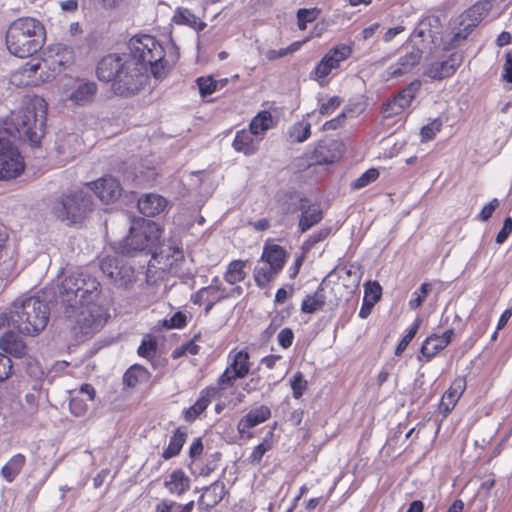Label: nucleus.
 <instances>
[{
  "label": "nucleus",
  "mask_w": 512,
  "mask_h": 512,
  "mask_svg": "<svg viewBox=\"0 0 512 512\" xmlns=\"http://www.w3.org/2000/svg\"><path fill=\"white\" fill-rule=\"evenodd\" d=\"M420 79L416 78L405 85L396 95H394L385 104L383 113L384 117L390 118L401 114L409 107L421 88Z\"/></svg>",
  "instance_id": "ddd939ff"
},
{
  "label": "nucleus",
  "mask_w": 512,
  "mask_h": 512,
  "mask_svg": "<svg viewBox=\"0 0 512 512\" xmlns=\"http://www.w3.org/2000/svg\"><path fill=\"white\" fill-rule=\"evenodd\" d=\"M123 192L120 181L111 175L98 177V201L109 204L116 202Z\"/></svg>",
  "instance_id": "5701e85b"
},
{
  "label": "nucleus",
  "mask_w": 512,
  "mask_h": 512,
  "mask_svg": "<svg viewBox=\"0 0 512 512\" xmlns=\"http://www.w3.org/2000/svg\"><path fill=\"white\" fill-rule=\"evenodd\" d=\"M289 386L292 391V397L300 400L308 390V381L301 371H296L289 379Z\"/></svg>",
  "instance_id": "8fccbe9b"
},
{
  "label": "nucleus",
  "mask_w": 512,
  "mask_h": 512,
  "mask_svg": "<svg viewBox=\"0 0 512 512\" xmlns=\"http://www.w3.org/2000/svg\"><path fill=\"white\" fill-rule=\"evenodd\" d=\"M17 253L15 247L8 242L5 227H0V280L10 281L18 275Z\"/></svg>",
  "instance_id": "4468645a"
},
{
  "label": "nucleus",
  "mask_w": 512,
  "mask_h": 512,
  "mask_svg": "<svg viewBox=\"0 0 512 512\" xmlns=\"http://www.w3.org/2000/svg\"><path fill=\"white\" fill-rule=\"evenodd\" d=\"M0 349L1 354L10 361L11 357L21 359L28 354V346L24 339L11 330L3 332L0 336Z\"/></svg>",
  "instance_id": "412c9836"
},
{
  "label": "nucleus",
  "mask_w": 512,
  "mask_h": 512,
  "mask_svg": "<svg viewBox=\"0 0 512 512\" xmlns=\"http://www.w3.org/2000/svg\"><path fill=\"white\" fill-rule=\"evenodd\" d=\"M24 170V161L18 149L5 138H0V180L17 177Z\"/></svg>",
  "instance_id": "1a4fd4ad"
},
{
  "label": "nucleus",
  "mask_w": 512,
  "mask_h": 512,
  "mask_svg": "<svg viewBox=\"0 0 512 512\" xmlns=\"http://www.w3.org/2000/svg\"><path fill=\"white\" fill-rule=\"evenodd\" d=\"M326 149H328V141L326 139H320L315 143L312 154L316 163L330 164L334 161L333 156L324 154Z\"/></svg>",
  "instance_id": "052dcab7"
},
{
  "label": "nucleus",
  "mask_w": 512,
  "mask_h": 512,
  "mask_svg": "<svg viewBox=\"0 0 512 512\" xmlns=\"http://www.w3.org/2000/svg\"><path fill=\"white\" fill-rule=\"evenodd\" d=\"M331 226H324L318 229L317 231L310 234L301 244V251L304 253H309L316 244L324 241L327 237L332 234Z\"/></svg>",
  "instance_id": "de8ad7c7"
},
{
  "label": "nucleus",
  "mask_w": 512,
  "mask_h": 512,
  "mask_svg": "<svg viewBox=\"0 0 512 512\" xmlns=\"http://www.w3.org/2000/svg\"><path fill=\"white\" fill-rule=\"evenodd\" d=\"M129 199L136 202L137 210L144 217H156L167 211L170 201L156 192H147L139 194L136 191H130Z\"/></svg>",
  "instance_id": "f8f14e48"
},
{
  "label": "nucleus",
  "mask_w": 512,
  "mask_h": 512,
  "mask_svg": "<svg viewBox=\"0 0 512 512\" xmlns=\"http://www.w3.org/2000/svg\"><path fill=\"white\" fill-rule=\"evenodd\" d=\"M26 458L23 454L14 455L1 469V475L7 482H12L21 472Z\"/></svg>",
  "instance_id": "4c0bfd02"
},
{
  "label": "nucleus",
  "mask_w": 512,
  "mask_h": 512,
  "mask_svg": "<svg viewBox=\"0 0 512 512\" xmlns=\"http://www.w3.org/2000/svg\"><path fill=\"white\" fill-rule=\"evenodd\" d=\"M276 125L274 118L269 110L263 109L256 113V115L250 120L248 129L255 136L262 137L267 130L273 128Z\"/></svg>",
  "instance_id": "7c9ffc66"
},
{
  "label": "nucleus",
  "mask_w": 512,
  "mask_h": 512,
  "mask_svg": "<svg viewBox=\"0 0 512 512\" xmlns=\"http://www.w3.org/2000/svg\"><path fill=\"white\" fill-rule=\"evenodd\" d=\"M228 83V78L215 79L211 74L198 76L195 79V84L198 88L200 98L203 101H206L208 96L226 87Z\"/></svg>",
  "instance_id": "c85d7f7f"
},
{
  "label": "nucleus",
  "mask_w": 512,
  "mask_h": 512,
  "mask_svg": "<svg viewBox=\"0 0 512 512\" xmlns=\"http://www.w3.org/2000/svg\"><path fill=\"white\" fill-rule=\"evenodd\" d=\"M247 260L234 259L230 261L223 274V279L230 285H235L239 282L244 281L247 276L245 268L247 266Z\"/></svg>",
  "instance_id": "f704fd0d"
},
{
  "label": "nucleus",
  "mask_w": 512,
  "mask_h": 512,
  "mask_svg": "<svg viewBox=\"0 0 512 512\" xmlns=\"http://www.w3.org/2000/svg\"><path fill=\"white\" fill-rule=\"evenodd\" d=\"M45 120L46 102L35 96L26 99L23 106L12 113L5 129L12 137L36 145L44 135Z\"/></svg>",
  "instance_id": "f03ea898"
},
{
  "label": "nucleus",
  "mask_w": 512,
  "mask_h": 512,
  "mask_svg": "<svg viewBox=\"0 0 512 512\" xmlns=\"http://www.w3.org/2000/svg\"><path fill=\"white\" fill-rule=\"evenodd\" d=\"M337 68H339L338 65H336L331 57L325 53L310 71L309 78L318 82L321 87H324L327 84V80H325V78L333 69Z\"/></svg>",
  "instance_id": "473e14b6"
},
{
  "label": "nucleus",
  "mask_w": 512,
  "mask_h": 512,
  "mask_svg": "<svg viewBox=\"0 0 512 512\" xmlns=\"http://www.w3.org/2000/svg\"><path fill=\"white\" fill-rule=\"evenodd\" d=\"M217 488H220L219 497L215 498L211 502V504L206 505L205 506V511H210L215 506H217L225 498V496L228 494V490L226 489L225 484L222 482V480H220V478H218L217 480L212 482L210 485L202 487V490H203L204 493H207L210 490H212V494H215V491H216Z\"/></svg>",
  "instance_id": "4d7b16f0"
},
{
  "label": "nucleus",
  "mask_w": 512,
  "mask_h": 512,
  "mask_svg": "<svg viewBox=\"0 0 512 512\" xmlns=\"http://www.w3.org/2000/svg\"><path fill=\"white\" fill-rule=\"evenodd\" d=\"M227 367L232 370L242 368L245 370V375H248L251 370L250 355L246 347L241 348L239 351L232 349L228 354Z\"/></svg>",
  "instance_id": "e433bc0d"
},
{
  "label": "nucleus",
  "mask_w": 512,
  "mask_h": 512,
  "mask_svg": "<svg viewBox=\"0 0 512 512\" xmlns=\"http://www.w3.org/2000/svg\"><path fill=\"white\" fill-rule=\"evenodd\" d=\"M93 196L81 189L63 195V197L54 203L52 213L54 216L68 223L81 222L92 210Z\"/></svg>",
  "instance_id": "423d86ee"
},
{
  "label": "nucleus",
  "mask_w": 512,
  "mask_h": 512,
  "mask_svg": "<svg viewBox=\"0 0 512 512\" xmlns=\"http://www.w3.org/2000/svg\"><path fill=\"white\" fill-rule=\"evenodd\" d=\"M12 327L24 335L34 336L45 329L49 320V307L39 297L16 299L9 312Z\"/></svg>",
  "instance_id": "39448f33"
},
{
  "label": "nucleus",
  "mask_w": 512,
  "mask_h": 512,
  "mask_svg": "<svg viewBox=\"0 0 512 512\" xmlns=\"http://www.w3.org/2000/svg\"><path fill=\"white\" fill-rule=\"evenodd\" d=\"M60 301L66 305L65 313L71 316L78 312L91 317L96 311V278H86L84 274L66 277L58 289Z\"/></svg>",
  "instance_id": "20e7f679"
},
{
  "label": "nucleus",
  "mask_w": 512,
  "mask_h": 512,
  "mask_svg": "<svg viewBox=\"0 0 512 512\" xmlns=\"http://www.w3.org/2000/svg\"><path fill=\"white\" fill-rule=\"evenodd\" d=\"M432 290H433V282L432 281L422 282L419 285V287L416 288L412 292L411 298L408 301L409 308L412 310H416V309L420 308Z\"/></svg>",
  "instance_id": "c03bdc74"
},
{
  "label": "nucleus",
  "mask_w": 512,
  "mask_h": 512,
  "mask_svg": "<svg viewBox=\"0 0 512 512\" xmlns=\"http://www.w3.org/2000/svg\"><path fill=\"white\" fill-rule=\"evenodd\" d=\"M291 143H303L311 136V124L305 119L294 123L287 132Z\"/></svg>",
  "instance_id": "ea45409f"
},
{
  "label": "nucleus",
  "mask_w": 512,
  "mask_h": 512,
  "mask_svg": "<svg viewBox=\"0 0 512 512\" xmlns=\"http://www.w3.org/2000/svg\"><path fill=\"white\" fill-rule=\"evenodd\" d=\"M126 256L115 254L114 257L98 259V270H101L115 287L127 290L137 281L135 268L125 260Z\"/></svg>",
  "instance_id": "0eeeda50"
},
{
  "label": "nucleus",
  "mask_w": 512,
  "mask_h": 512,
  "mask_svg": "<svg viewBox=\"0 0 512 512\" xmlns=\"http://www.w3.org/2000/svg\"><path fill=\"white\" fill-rule=\"evenodd\" d=\"M132 222H138V228L145 232L150 237L156 238V242L161 244V237L164 231L163 226L155 220L147 218H136Z\"/></svg>",
  "instance_id": "49530a36"
},
{
  "label": "nucleus",
  "mask_w": 512,
  "mask_h": 512,
  "mask_svg": "<svg viewBox=\"0 0 512 512\" xmlns=\"http://www.w3.org/2000/svg\"><path fill=\"white\" fill-rule=\"evenodd\" d=\"M442 125L443 121L441 120L440 117L433 118L428 123L424 124L420 128L419 132L421 142L425 143L433 140L436 137L437 133L440 132Z\"/></svg>",
  "instance_id": "603ef678"
},
{
  "label": "nucleus",
  "mask_w": 512,
  "mask_h": 512,
  "mask_svg": "<svg viewBox=\"0 0 512 512\" xmlns=\"http://www.w3.org/2000/svg\"><path fill=\"white\" fill-rule=\"evenodd\" d=\"M294 338L295 334L291 327H284L277 334V342L282 349L290 348Z\"/></svg>",
  "instance_id": "774afa93"
},
{
  "label": "nucleus",
  "mask_w": 512,
  "mask_h": 512,
  "mask_svg": "<svg viewBox=\"0 0 512 512\" xmlns=\"http://www.w3.org/2000/svg\"><path fill=\"white\" fill-rule=\"evenodd\" d=\"M261 140L262 137L255 136L250 129H240L234 135L232 147L238 153L252 156L259 150Z\"/></svg>",
  "instance_id": "393cba45"
},
{
  "label": "nucleus",
  "mask_w": 512,
  "mask_h": 512,
  "mask_svg": "<svg viewBox=\"0 0 512 512\" xmlns=\"http://www.w3.org/2000/svg\"><path fill=\"white\" fill-rule=\"evenodd\" d=\"M137 225L138 222H132L128 235L111 244L115 254L133 256L136 252L154 254L157 251L160 245L156 242V238L147 235Z\"/></svg>",
  "instance_id": "6e6552de"
},
{
  "label": "nucleus",
  "mask_w": 512,
  "mask_h": 512,
  "mask_svg": "<svg viewBox=\"0 0 512 512\" xmlns=\"http://www.w3.org/2000/svg\"><path fill=\"white\" fill-rule=\"evenodd\" d=\"M380 176L377 167H370L350 183L351 190H360L375 182Z\"/></svg>",
  "instance_id": "09e8293b"
},
{
  "label": "nucleus",
  "mask_w": 512,
  "mask_h": 512,
  "mask_svg": "<svg viewBox=\"0 0 512 512\" xmlns=\"http://www.w3.org/2000/svg\"><path fill=\"white\" fill-rule=\"evenodd\" d=\"M96 92V86L94 83L79 82L75 91L70 95V99L77 104H85L93 100Z\"/></svg>",
  "instance_id": "a19ab883"
},
{
  "label": "nucleus",
  "mask_w": 512,
  "mask_h": 512,
  "mask_svg": "<svg viewBox=\"0 0 512 512\" xmlns=\"http://www.w3.org/2000/svg\"><path fill=\"white\" fill-rule=\"evenodd\" d=\"M46 31L43 24L32 17L14 20L6 32L8 51L19 58H26L38 52L44 45Z\"/></svg>",
  "instance_id": "7ed1b4c3"
},
{
  "label": "nucleus",
  "mask_w": 512,
  "mask_h": 512,
  "mask_svg": "<svg viewBox=\"0 0 512 512\" xmlns=\"http://www.w3.org/2000/svg\"><path fill=\"white\" fill-rule=\"evenodd\" d=\"M423 57V50L416 44L412 45V50L401 56L395 64L387 68L389 79L398 78L412 71L420 64Z\"/></svg>",
  "instance_id": "6ab92c4d"
},
{
  "label": "nucleus",
  "mask_w": 512,
  "mask_h": 512,
  "mask_svg": "<svg viewBox=\"0 0 512 512\" xmlns=\"http://www.w3.org/2000/svg\"><path fill=\"white\" fill-rule=\"evenodd\" d=\"M272 449V442L268 440H262L252 450L248 461L251 464H259L262 461L263 456L266 452Z\"/></svg>",
  "instance_id": "680f3d73"
},
{
  "label": "nucleus",
  "mask_w": 512,
  "mask_h": 512,
  "mask_svg": "<svg viewBox=\"0 0 512 512\" xmlns=\"http://www.w3.org/2000/svg\"><path fill=\"white\" fill-rule=\"evenodd\" d=\"M500 81L509 84L507 90L512 89V51L509 50L505 53V61L502 66Z\"/></svg>",
  "instance_id": "e2e57ef3"
},
{
  "label": "nucleus",
  "mask_w": 512,
  "mask_h": 512,
  "mask_svg": "<svg viewBox=\"0 0 512 512\" xmlns=\"http://www.w3.org/2000/svg\"><path fill=\"white\" fill-rule=\"evenodd\" d=\"M464 61V52L453 51L446 59L433 61L423 70V75L432 81H442L452 77Z\"/></svg>",
  "instance_id": "9b49d317"
},
{
  "label": "nucleus",
  "mask_w": 512,
  "mask_h": 512,
  "mask_svg": "<svg viewBox=\"0 0 512 512\" xmlns=\"http://www.w3.org/2000/svg\"><path fill=\"white\" fill-rule=\"evenodd\" d=\"M188 323V317L184 311L177 310L169 317H164L153 326L154 332L162 330L183 329Z\"/></svg>",
  "instance_id": "c9c22d12"
},
{
  "label": "nucleus",
  "mask_w": 512,
  "mask_h": 512,
  "mask_svg": "<svg viewBox=\"0 0 512 512\" xmlns=\"http://www.w3.org/2000/svg\"><path fill=\"white\" fill-rule=\"evenodd\" d=\"M324 213L322 209L314 204L311 208L303 209L299 215L297 232L303 234L310 228L322 221Z\"/></svg>",
  "instance_id": "2f4dec72"
},
{
  "label": "nucleus",
  "mask_w": 512,
  "mask_h": 512,
  "mask_svg": "<svg viewBox=\"0 0 512 512\" xmlns=\"http://www.w3.org/2000/svg\"><path fill=\"white\" fill-rule=\"evenodd\" d=\"M279 273V271L273 270L270 266H255L253 269V279L258 288L265 289Z\"/></svg>",
  "instance_id": "79ce46f5"
},
{
  "label": "nucleus",
  "mask_w": 512,
  "mask_h": 512,
  "mask_svg": "<svg viewBox=\"0 0 512 512\" xmlns=\"http://www.w3.org/2000/svg\"><path fill=\"white\" fill-rule=\"evenodd\" d=\"M247 375H245V370L242 368H237L232 370L231 368L227 367L225 370L219 375L217 379V385H208L207 387H212L216 390L215 392V398L220 397L221 392L223 390H226L228 388H231L234 386L236 380L243 379Z\"/></svg>",
  "instance_id": "c756f323"
},
{
  "label": "nucleus",
  "mask_w": 512,
  "mask_h": 512,
  "mask_svg": "<svg viewBox=\"0 0 512 512\" xmlns=\"http://www.w3.org/2000/svg\"><path fill=\"white\" fill-rule=\"evenodd\" d=\"M363 287L364 296L358 312V317L361 319H367L370 316L373 307L380 301L383 289L377 280H368L363 284Z\"/></svg>",
  "instance_id": "b1692460"
},
{
  "label": "nucleus",
  "mask_w": 512,
  "mask_h": 512,
  "mask_svg": "<svg viewBox=\"0 0 512 512\" xmlns=\"http://www.w3.org/2000/svg\"><path fill=\"white\" fill-rule=\"evenodd\" d=\"M172 23L180 26H187L197 33L207 27V23L196 16L190 9L177 7L171 19Z\"/></svg>",
  "instance_id": "cd10ccee"
},
{
  "label": "nucleus",
  "mask_w": 512,
  "mask_h": 512,
  "mask_svg": "<svg viewBox=\"0 0 512 512\" xmlns=\"http://www.w3.org/2000/svg\"><path fill=\"white\" fill-rule=\"evenodd\" d=\"M317 102L319 114L321 116H330L340 107L343 99L338 95H334L331 96L326 102H323L322 96L319 93L317 96Z\"/></svg>",
  "instance_id": "864d4df0"
},
{
  "label": "nucleus",
  "mask_w": 512,
  "mask_h": 512,
  "mask_svg": "<svg viewBox=\"0 0 512 512\" xmlns=\"http://www.w3.org/2000/svg\"><path fill=\"white\" fill-rule=\"evenodd\" d=\"M151 376L149 370L142 364L130 365L122 376V383L125 388H134L141 380H148Z\"/></svg>",
  "instance_id": "72a5a7b5"
},
{
  "label": "nucleus",
  "mask_w": 512,
  "mask_h": 512,
  "mask_svg": "<svg viewBox=\"0 0 512 512\" xmlns=\"http://www.w3.org/2000/svg\"><path fill=\"white\" fill-rule=\"evenodd\" d=\"M289 254L285 247L274 243L271 238L265 240L262 254L258 262H264L273 270L281 272L287 262Z\"/></svg>",
  "instance_id": "aec40b11"
},
{
  "label": "nucleus",
  "mask_w": 512,
  "mask_h": 512,
  "mask_svg": "<svg viewBox=\"0 0 512 512\" xmlns=\"http://www.w3.org/2000/svg\"><path fill=\"white\" fill-rule=\"evenodd\" d=\"M271 417V409L265 405H259L249 410L237 423V432L240 438L250 439L254 436L250 429L266 422Z\"/></svg>",
  "instance_id": "dca6fc26"
},
{
  "label": "nucleus",
  "mask_w": 512,
  "mask_h": 512,
  "mask_svg": "<svg viewBox=\"0 0 512 512\" xmlns=\"http://www.w3.org/2000/svg\"><path fill=\"white\" fill-rule=\"evenodd\" d=\"M215 292H220V294L227 293L226 288L221 284L220 278L218 276H214L211 279V282L207 286H203L199 288L196 292L191 294L190 301L194 305H201L203 302L204 293L213 294Z\"/></svg>",
  "instance_id": "58836bf2"
},
{
  "label": "nucleus",
  "mask_w": 512,
  "mask_h": 512,
  "mask_svg": "<svg viewBox=\"0 0 512 512\" xmlns=\"http://www.w3.org/2000/svg\"><path fill=\"white\" fill-rule=\"evenodd\" d=\"M499 205L500 201L498 198L491 199L481 208L475 219L481 222H487L492 217L493 213L499 207Z\"/></svg>",
  "instance_id": "0e129e2a"
},
{
  "label": "nucleus",
  "mask_w": 512,
  "mask_h": 512,
  "mask_svg": "<svg viewBox=\"0 0 512 512\" xmlns=\"http://www.w3.org/2000/svg\"><path fill=\"white\" fill-rule=\"evenodd\" d=\"M243 288L239 285L234 286L231 288L227 293L220 294L215 298L214 300H207L204 306V313L207 315L210 313V311L213 309V307L220 302H223L226 299L234 298L242 295Z\"/></svg>",
  "instance_id": "bf43d9fd"
},
{
  "label": "nucleus",
  "mask_w": 512,
  "mask_h": 512,
  "mask_svg": "<svg viewBox=\"0 0 512 512\" xmlns=\"http://www.w3.org/2000/svg\"><path fill=\"white\" fill-rule=\"evenodd\" d=\"M456 336L454 328H448L442 333L432 332L421 343L417 360L422 363L430 362L437 354L444 350Z\"/></svg>",
  "instance_id": "9d476101"
},
{
  "label": "nucleus",
  "mask_w": 512,
  "mask_h": 512,
  "mask_svg": "<svg viewBox=\"0 0 512 512\" xmlns=\"http://www.w3.org/2000/svg\"><path fill=\"white\" fill-rule=\"evenodd\" d=\"M188 437V429L186 426H178L173 431L169 438L168 445L163 449L161 457L164 460H170L180 455L183 446Z\"/></svg>",
  "instance_id": "a878e982"
},
{
  "label": "nucleus",
  "mask_w": 512,
  "mask_h": 512,
  "mask_svg": "<svg viewBox=\"0 0 512 512\" xmlns=\"http://www.w3.org/2000/svg\"><path fill=\"white\" fill-rule=\"evenodd\" d=\"M492 9V0H478L459 15L458 26H465L473 32Z\"/></svg>",
  "instance_id": "f3484780"
},
{
  "label": "nucleus",
  "mask_w": 512,
  "mask_h": 512,
  "mask_svg": "<svg viewBox=\"0 0 512 512\" xmlns=\"http://www.w3.org/2000/svg\"><path fill=\"white\" fill-rule=\"evenodd\" d=\"M284 319V316L280 314H276L272 317L268 326L260 333L259 341L261 345H266L271 340L277 329L282 325Z\"/></svg>",
  "instance_id": "13d9d810"
},
{
  "label": "nucleus",
  "mask_w": 512,
  "mask_h": 512,
  "mask_svg": "<svg viewBox=\"0 0 512 512\" xmlns=\"http://www.w3.org/2000/svg\"><path fill=\"white\" fill-rule=\"evenodd\" d=\"M221 458L222 453L220 451L210 454L207 463L200 469L198 475L202 477L210 476L217 469V463Z\"/></svg>",
  "instance_id": "69168bd1"
},
{
  "label": "nucleus",
  "mask_w": 512,
  "mask_h": 512,
  "mask_svg": "<svg viewBox=\"0 0 512 512\" xmlns=\"http://www.w3.org/2000/svg\"><path fill=\"white\" fill-rule=\"evenodd\" d=\"M73 61V51L67 45L62 43L53 44L48 47L46 59L43 60L44 67L50 70V74L61 71V67L68 65Z\"/></svg>",
  "instance_id": "a211bd4d"
},
{
  "label": "nucleus",
  "mask_w": 512,
  "mask_h": 512,
  "mask_svg": "<svg viewBox=\"0 0 512 512\" xmlns=\"http://www.w3.org/2000/svg\"><path fill=\"white\" fill-rule=\"evenodd\" d=\"M164 487L170 494L180 497L190 489L191 479L182 468H176L170 473L169 479L164 481Z\"/></svg>",
  "instance_id": "bb28decb"
},
{
  "label": "nucleus",
  "mask_w": 512,
  "mask_h": 512,
  "mask_svg": "<svg viewBox=\"0 0 512 512\" xmlns=\"http://www.w3.org/2000/svg\"><path fill=\"white\" fill-rule=\"evenodd\" d=\"M43 61L31 60L12 75V83L22 86H36L54 79V74L44 72Z\"/></svg>",
  "instance_id": "2eb2a0df"
},
{
  "label": "nucleus",
  "mask_w": 512,
  "mask_h": 512,
  "mask_svg": "<svg viewBox=\"0 0 512 512\" xmlns=\"http://www.w3.org/2000/svg\"><path fill=\"white\" fill-rule=\"evenodd\" d=\"M314 206L311 199L308 196H303L293 201H282L281 209L284 214H295L298 211L302 212L303 209L311 208Z\"/></svg>",
  "instance_id": "5fc2aeb1"
},
{
  "label": "nucleus",
  "mask_w": 512,
  "mask_h": 512,
  "mask_svg": "<svg viewBox=\"0 0 512 512\" xmlns=\"http://www.w3.org/2000/svg\"><path fill=\"white\" fill-rule=\"evenodd\" d=\"M181 57L180 47L167 31V46L156 36L138 32L126 42L125 52H111L98 58V81L110 83L116 96L137 95L150 78L163 81Z\"/></svg>",
  "instance_id": "f257e3e1"
},
{
  "label": "nucleus",
  "mask_w": 512,
  "mask_h": 512,
  "mask_svg": "<svg viewBox=\"0 0 512 512\" xmlns=\"http://www.w3.org/2000/svg\"><path fill=\"white\" fill-rule=\"evenodd\" d=\"M216 390L212 387H205L200 392L196 401L189 407L182 410V417L188 423L195 422L209 407L215 399Z\"/></svg>",
  "instance_id": "4be33fe9"
},
{
  "label": "nucleus",
  "mask_w": 512,
  "mask_h": 512,
  "mask_svg": "<svg viewBox=\"0 0 512 512\" xmlns=\"http://www.w3.org/2000/svg\"><path fill=\"white\" fill-rule=\"evenodd\" d=\"M472 34L470 28L465 26H459V29L453 33V35L445 41H442L441 50L444 53L453 52L460 44L465 41L469 35Z\"/></svg>",
  "instance_id": "a18cd8bd"
},
{
  "label": "nucleus",
  "mask_w": 512,
  "mask_h": 512,
  "mask_svg": "<svg viewBox=\"0 0 512 512\" xmlns=\"http://www.w3.org/2000/svg\"><path fill=\"white\" fill-rule=\"evenodd\" d=\"M326 304L325 295L307 294L301 301L300 312L302 314H314L322 310Z\"/></svg>",
  "instance_id": "37998d69"
},
{
  "label": "nucleus",
  "mask_w": 512,
  "mask_h": 512,
  "mask_svg": "<svg viewBox=\"0 0 512 512\" xmlns=\"http://www.w3.org/2000/svg\"><path fill=\"white\" fill-rule=\"evenodd\" d=\"M512 233V216L507 215L502 223L501 229L497 232L495 236V243L497 245H502L509 238Z\"/></svg>",
  "instance_id": "338daca9"
},
{
  "label": "nucleus",
  "mask_w": 512,
  "mask_h": 512,
  "mask_svg": "<svg viewBox=\"0 0 512 512\" xmlns=\"http://www.w3.org/2000/svg\"><path fill=\"white\" fill-rule=\"evenodd\" d=\"M352 52V44L338 43L328 49L326 54L340 67L341 62L347 60L352 55Z\"/></svg>",
  "instance_id": "3c124183"
},
{
  "label": "nucleus",
  "mask_w": 512,
  "mask_h": 512,
  "mask_svg": "<svg viewBox=\"0 0 512 512\" xmlns=\"http://www.w3.org/2000/svg\"><path fill=\"white\" fill-rule=\"evenodd\" d=\"M303 45L302 41H293L286 47H282L279 49H269L265 53V57L269 61H275L289 54H293L297 52Z\"/></svg>",
  "instance_id": "6e6d98bb"
}]
</instances>
